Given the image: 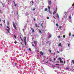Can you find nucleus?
<instances>
[{"instance_id": "nucleus-1", "label": "nucleus", "mask_w": 74, "mask_h": 74, "mask_svg": "<svg viewBox=\"0 0 74 74\" xmlns=\"http://www.w3.org/2000/svg\"><path fill=\"white\" fill-rule=\"evenodd\" d=\"M17 25V23H15L14 22H13V27L16 30H17V27H16V25Z\"/></svg>"}, {"instance_id": "nucleus-2", "label": "nucleus", "mask_w": 74, "mask_h": 74, "mask_svg": "<svg viewBox=\"0 0 74 74\" xmlns=\"http://www.w3.org/2000/svg\"><path fill=\"white\" fill-rule=\"evenodd\" d=\"M6 27H7V28L8 29H7V32H8L9 33H10V27H8V26H7Z\"/></svg>"}, {"instance_id": "nucleus-3", "label": "nucleus", "mask_w": 74, "mask_h": 74, "mask_svg": "<svg viewBox=\"0 0 74 74\" xmlns=\"http://www.w3.org/2000/svg\"><path fill=\"white\" fill-rule=\"evenodd\" d=\"M59 59L60 60V63H63V61L62 60V58H60Z\"/></svg>"}, {"instance_id": "nucleus-4", "label": "nucleus", "mask_w": 74, "mask_h": 74, "mask_svg": "<svg viewBox=\"0 0 74 74\" xmlns=\"http://www.w3.org/2000/svg\"><path fill=\"white\" fill-rule=\"evenodd\" d=\"M48 3L49 4V5H51V4H52V2L51 1H48Z\"/></svg>"}, {"instance_id": "nucleus-5", "label": "nucleus", "mask_w": 74, "mask_h": 74, "mask_svg": "<svg viewBox=\"0 0 74 74\" xmlns=\"http://www.w3.org/2000/svg\"><path fill=\"white\" fill-rule=\"evenodd\" d=\"M30 29H31V30H32V32L33 33L34 32V29L33 28H32V27H30Z\"/></svg>"}, {"instance_id": "nucleus-6", "label": "nucleus", "mask_w": 74, "mask_h": 74, "mask_svg": "<svg viewBox=\"0 0 74 74\" xmlns=\"http://www.w3.org/2000/svg\"><path fill=\"white\" fill-rule=\"evenodd\" d=\"M13 3H14V6L15 7H16V5H17L15 3V2L14 1Z\"/></svg>"}, {"instance_id": "nucleus-7", "label": "nucleus", "mask_w": 74, "mask_h": 74, "mask_svg": "<svg viewBox=\"0 0 74 74\" xmlns=\"http://www.w3.org/2000/svg\"><path fill=\"white\" fill-rule=\"evenodd\" d=\"M56 16L58 18H59V14H56Z\"/></svg>"}, {"instance_id": "nucleus-8", "label": "nucleus", "mask_w": 74, "mask_h": 74, "mask_svg": "<svg viewBox=\"0 0 74 74\" xmlns=\"http://www.w3.org/2000/svg\"><path fill=\"white\" fill-rule=\"evenodd\" d=\"M40 53L41 54V55H44V53L42 52V51L40 52Z\"/></svg>"}, {"instance_id": "nucleus-9", "label": "nucleus", "mask_w": 74, "mask_h": 74, "mask_svg": "<svg viewBox=\"0 0 74 74\" xmlns=\"http://www.w3.org/2000/svg\"><path fill=\"white\" fill-rule=\"evenodd\" d=\"M26 36H25L24 37V42H26Z\"/></svg>"}, {"instance_id": "nucleus-10", "label": "nucleus", "mask_w": 74, "mask_h": 74, "mask_svg": "<svg viewBox=\"0 0 74 74\" xmlns=\"http://www.w3.org/2000/svg\"><path fill=\"white\" fill-rule=\"evenodd\" d=\"M60 36H58V38H59V39L60 38Z\"/></svg>"}, {"instance_id": "nucleus-11", "label": "nucleus", "mask_w": 74, "mask_h": 74, "mask_svg": "<svg viewBox=\"0 0 74 74\" xmlns=\"http://www.w3.org/2000/svg\"><path fill=\"white\" fill-rule=\"evenodd\" d=\"M58 46L59 47H60V46H61V43H60L58 44Z\"/></svg>"}, {"instance_id": "nucleus-12", "label": "nucleus", "mask_w": 74, "mask_h": 74, "mask_svg": "<svg viewBox=\"0 0 74 74\" xmlns=\"http://www.w3.org/2000/svg\"><path fill=\"white\" fill-rule=\"evenodd\" d=\"M49 52H50V53H52V51L49 50H48Z\"/></svg>"}, {"instance_id": "nucleus-13", "label": "nucleus", "mask_w": 74, "mask_h": 74, "mask_svg": "<svg viewBox=\"0 0 74 74\" xmlns=\"http://www.w3.org/2000/svg\"><path fill=\"white\" fill-rule=\"evenodd\" d=\"M72 64H74V60H72Z\"/></svg>"}, {"instance_id": "nucleus-14", "label": "nucleus", "mask_w": 74, "mask_h": 74, "mask_svg": "<svg viewBox=\"0 0 74 74\" xmlns=\"http://www.w3.org/2000/svg\"><path fill=\"white\" fill-rule=\"evenodd\" d=\"M45 11H47V8H46L45 9Z\"/></svg>"}, {"instance_id": "nucleus-15", "label": "nucleus", "mask_w": 74, "mask_h": 74, "mask_svg": "<svg viewBox=\"0 0 74 74\" xmlns=\"http://www.w3.org/2000/svg\"><path fill=\"white\" fill-rule=\"evenodd\" d=\"M14 37L16 39V36L15 35H14Z\"/></svg>"}, {"instance_id": "nucleus-16", "label": "nucleus", "mask_w": 74, "mask_h": 74, "mask_svg": "<svg viewBox=\"0 0 74 74\" xmlns=\"http://www.w3.org/2000/svg\"><path fill=\"white\" fill-rule=\"evenodd\" d=\"M34 48L35 49H37V47L36 45H35V47Z\"/></svg>"}, {"instance_id": "nucleus-17", "label": "nucleus", "mask_w": 74, "mask_h": 74, "mask_svg": "<svg viewBox=\"0 0 74 74\" xmlns=\"http://www.w3.org/2000/svg\"><path fill=\"white\" fill-rule=\"evenodd\" d=\"M35 26L36 27H37V23H35Z\"/></svg>"}, {"instance_id": "nucleus-18", "label": "nucleus", "mask_w": 74, "mask_h": 74, "mask_svg": "<svg viewBox=\"0 0 74 74\" xmlns=\"http://www.w3.org/2000/svg\"><path fill=\"white\" fill-rule=\"evenodd\" d=\"M63 38H65V37H66V36H65V35H64L63 36Z\"/></svg>"}, {"instance_id": "nucleus-19", "label": "nucleus", "mask_w": 74, "mask_h": 74, "mask_svg": "<svg viewBox=\"0 0 74 74\" xmlns=\"http://www.w3.org/2000/svg\"><path fill=\"white\" fill-rule=\"evenodd\" d=\"M55 10L56 11L58 10V8H57V7L56 8Z\"/></svg>"}, {"instance_id": "nucleus-20", "label": "nucleus", "mask_w": 74, "mask_h": 74, "mask_svg": "<svg viewBox=\"0 0 74 74\" xmlns=\"http://www.w3.org/2000/svg\"><path fill=\"white\" fill-rule=\"evenodd\" d=\"M71 36V32H70L69 34V36Z\"/></svg>"}, {"instance_id": "nucleus-21", "label": "nucleus", "mask_w": 74, "mask_h": 74, "mask_svg": "<svg viewBox=\"0 0 74 74\" xmlns=\"http://www.w3.org/2000/svg\"><path fill=\"white\" fill-rule=\"evenodd\" d=\"M49 41H47V42H46L47 44H48V43H49Z\"/></svg>"}, {"instance_id": "nucleus-22", "label": "nucleus", "mask_w": 74, "mask_h": 74, "mask_svg": "<svg viewBox=\"0 0 74 74\" xmlns=\"http://www.w3.org/2000/svg\"><path fill=\"white\" fill-rule=\"evenodd\" d=\"M51 35H50L49 36V38H51Z\"/></svg>"}, {"instance_id": "nucleus-23", "label": "nucleus", "mask_w": 74, "mask_h": 74, "mask_svg": "<svg viewBox=\"0 0 74 74\" xmlns=\"http://www.w3.org/2000/svg\"><path fill=\"white\" fill-rule=\"evenodd\" d=\"M56 26H57V27H58V23H56Z\"/></svg>"}, {"instance_id": "nucleus-24", "label": "nucleus", "mask_w": 74, "mask_h": 74, "mask_svg": "<svg viewBox=\"0 0 74 74\" xmlns=\"http://www.w3.org/2000/svg\"><path fill=\"white\" fill-rule=\"evenodd\" d=\"M69 45H70V44H69V43L68 44V47H69Z\"/></svg>"}, {"instance_id": "nucleus-25", "label": "nucleus", "mask_w": 74, "mask_h": 74, "mask_svg": "<svg viewBox=\"0 0 74 74\" xmlns=\"http://www.w3.org/2000/svg\"><path fill=\"white\" fill-rule=\"evenodd\" d=\"M47 19H49V17H47Z\"/></svg>"}, {"instance_id": "nucleus-26", "label": "nucleus", "mask_w": 74, "mask_h": 74, "mask_svg": "<svg viewBox=\"0 0 74 74\" xmlns=\"http://www.w3.org/2000/svg\"><path fill=\"white\" fill-rule=\"evenodd\" d=\"M48 8H49V9H50V7L49 5L48 6Z\"/></svg>"}, {"instance_id": "nucleus-27", "label": "nucleus", "mask_w": 74, "mask_h": 74, "mask_svg": "<svg viewBox=\"0 0 74 74\" xmlns=\"http://www.w3.org/2000/svg\"><path fill=\"white\" fill-rule=\"evenodd\" d=\"M59 29H61L62 28V26L59 27Z\"/></svg>"}, {"instance_id": "nucleus-28", "label": "nucleus", "mask_w": 74, "mask_h": 74, "mask_svg": "<svg viewBox=\"0 0 74 74\" xmlns=\"http://www.w3.org/2000/svg\"><path fill=\"white\" fill-rule=\"evenodd\" d=\"M53 15H55V11L53 12Z\"/></svg>"}, {"instance_id": "nucleus-29", "label": "nucleus", "mask_w": 74, "mask_h": 74, "mask_svg": "<svg viewBox=\"0 0 74 74\" xmlns=\"http://www.w3.org/2000/svg\"><path fill=\"white\" fill-rule=\"evenodd\" d=\"M25 42V45H26V44H27V43L26 42V41Z\"/></svg>"}, {"instance_id": "nucleus-30", "label": "nucleus", "mask_w": 74, "mask_h": 74, "mask_svg": "<svg viewBox=\"0 0 74 74\" xmlns=\"http://www.w3.org/2000/svg\"><path fill=\"white\" fill-rule=\"evenodd\" d=\"M14 43H15V44H16V43H17V42L16 41H15L14 42Z\"/></svg>"}, {"instance_id": "nucleus-31", "label": "nucleus", "mask_w": 74, "mask_h": 74, "mask_svg": "<svg viewBox=\"0 0 74 74\" xmlns=\"http://www.w3.org/2000/svg\"><path fill=\"white\" fill-rule=\"evenodd\" d=\"M15 66H16V63H15Z\"/></svg>"}, {"instance_id": "nucleus-32", "label": "nucleus", "mask_w": 74, "mask_h": 74, "mask_svg": "<svg viewBox=\"0 0 74 74\" xmlns=\"http://www.w3.org/2000/svg\"><path fill=\"white\" fill-rule=\"evenodd\" d=\"M29 51H31V49H29Z\"/></svg>"}, {"instance_id": "nucleus-33", "label": "nucleus", "mask_w": 74, "mask_h": 74, "mask_svg": "<svg viewBox=\"0 0 74 74\" xmlns=\"http://www.w3.org/2000/svg\"><path fill=\"white\" fill-rule=\"evenodd\" d=\"M69 18H70V19H71V16H70V17H69Z\"/></svg>"}, {"instance_id": "nucleus-34", "label": "nucleus", "mask_w": 74, "mask_h": 74, "mask_svg": "<svg viewBox=\"0 0 74 74\" xmlns=\"http://www.w3.org/2000/svg\"><path fill=\"white\" fill-rule=\"evenodd\" d=\"M56 11H57V10H55V12L56 14Z\"/></svg>"}, {"instance_id": "nucleus-35", "label": "nucleus", "mask_w": 74, "mask_h": 74, "mask_svg": "<svg viewBox=\"0 0 74 74\" xmlns=\"http://www.w3.org/2000/svg\"><path fill=\"white\" fill-rule=\"evenodd\" d=\"M53 17H54V18H55V19H56V17H55L54 16Z\"/></svg>"}, {"instance_id": "nucleus-36", "label": "nucleus", "mask_w": 74, "mask_h": 74, "mask_svg": "<svg viewBox=\"0 0 74 74\" xmlns=\"http://www.w3.org/2000/svg\"><path fill=\"white\" fill-rule=\"evenodd\" d=\"M32 3H33V4H34V2H33V1H32Z\"/></svg>"}, {"instance_id": "nucleus-37", "label": "nucleus", "mask_w": 74, "mask_h": 74, "mask_svg": "<svg viewBox=\"0 0 74 74\" xmlns=\"http://www.w3.org/2000/svg\"><path fill=\"white\" fill-rule=\"evenodd\" d=\"M53 60H54V61H55V58H54Z\"/></svg>"}, {"instance_id": "nucleus-38", "label": "nucleus", "mask_w": 74, "mask_h": 74, "mask_svg": "<svg viewBox=\"0 0 74 74\" xmlns=\"http://www.w3.org/2000/svg\"><path fill=\"white\" fill-rule=\"evenodd\" d=\"M20 38H21V39L22 41H23V40L22 39V38H21V37H20Z\"/></svg>"}, {"instance_id": "nucleus-39", "label": "nucleus", "mask_w": 74, "mask_h": 74, "mask_svg": "<svg viewBox=\"0 0 74 74\" xmlns=\"http://www.w3.org/2000/svg\"><path fill=\"white\" fill-rule=\"evenodd\" d=\"M64 14H67V12H64Z\"/></svg>"}, {"instance_id": "nucleus-40", "label": "nucleus", "mask_w": 74, "mask_h": 74, "mask_svg": "<svg viewBox=\"0 0 74 74\" xmlns=\"http://www.w3.org/2000/svg\"><path fill=\"white\" fill-rule=\"evenodd\" d=\"M0 25L1 26H2V24H0Z\"/></svg>"}, {"instance_id": "nucleus-41", "label": "nucleus", "mask_w": 74, "mask_h": 74, "mask_svg": "<svg viewBox=\"0 0 74 74\" xmlns=\"http://www.w3.org/2000/svg\"><path fill=\"white\" fill-rule=\"evenodd\" d=\"M23 32H24V29H23Z\"/></svg>"}, {"instance_id": "nucleus-42", "label": "nucleus", "mask_w": 74, "mask_h": 74, "mask_svg": "<svg viewBox=\"0 0 74 74\" xmlns=\"http://www.w3.org/2000/svg\"><path fill=\"white\" fill-rule=\"evenodd\" d=\"M32 46H33V47H34V45H32Z\"/></svg>"}, {"instance_id": "nucleus-43", "label": "nucleus", "mask_w": 74, "mask_h": 74, "mask_svg": "<svg viewBox=\"0 0 74 74\" xmlns=\"http://www.w3.org/2000/svg\"><path fill=\"white\" fill-rule=\"evenodd\" d=\"M57 52H58V53H59V51H57Z\"/></svg>"}, {"instance_id": "nucleus-44", "label": "nucleus", "mask_w": 74, "mask_h": 74, "mask_svg": "<svg viewBox=\"0 0 74 74\" xmlns=\"http://www.w3.org/2000/svg\"><path fill=\"white\" fill-rule=\"evenodd\" d=\"M1 10H0V13H1Z\"/></svg>"}, {"instance_id": "nucleus-45", "label": "nucleus", "mask_w": 74, "mask_h": 74, "mask_svg": "<svg viewBox=\"0 0 74 74\" xmlns=\"http://www.w3.org/2000/svg\"><path fill=\"white\" fill-rule=\"evenodd\" d=\"M3 22L4 23H5V20L3 21Z\"/></svg>"}, {"instance_id": "nucleus-46", "label": "nucleus", "mask_w": 74, "mask_h": 74, "mask_svg": "<svg viewBox=\"0 0 74 74\" xmlns=\"http://www.w3.org/2000/svg\"><path fill=\"white\" fill-rule=\"evenodd\" d=\"M34 10H35V9H33V11H34Z\"/></svg>"}, {"instance_id": "nucleus-47", "label": "nucleus", "mask_w": 74, "mask_h": 74, "mask_svg": "<svg viewBox=\"0 0 74 74\" xmlns=\"http://www.w3.org/2000/svg\"><path fill=\"white\" fill-rule=\"evenodd\" d=\"M34 21H36V19L34 18Z\"/></svg>"}, {"instance_id": "nucleus-48", "label": "nucleus", "mask_w": 74, "mask_h": 74, "mask_svg": "<svg viewBox=\"0 0 74 74\" xmlns=\"http://www.w3.org/2000/svg\"><path fill=\"white\" fill-rule=\"evenodd\" d=\"M40 33H41V31H40Z\"/></svg>"}, {"instance_id": "nucleus-49", "label": "nucleus", "mask_w": 74, "mask_h": 74, "mask_svg": "<svg viewBox=\"0 0 74 74\" xmlns=\"http://www.w3.org/2000/svg\"><path fill=\"white\" fill-rule=\"evenodd\" d=\"M66 69H69V68H66Z\"/></svg>"}, {"instance_id": "nucleus-50", "label": "nucleus", "mask_w": 74, "mask_h": 74, "mask_svg": "<svg viewBox=\"0 0 74 74\" xmlns=\"http://www.w3.org/2000/svg\"><path fill=\"white\" fill-rule=\"evenodd\" d=\"M52 67H55V66H53V65H52Z\"/></svg>"}, {"instance_id": "nucleus-51", "label": "nucleus", "mask_w": 74, "mask_h": 74, "mask_svg": "<svg viewBox=\"0 0 74 74\" xmlns=\"http://www.w3.org/2000/svg\"><path fill=\"white\" fill-rule=\"evenodd\" d=\"M64 63H65V61H64Z\"/></svg>"}, {"instance_id": "nucleus-52", "label": "nucleus", "mask_w": 74, "mask_h": 74, "mask_svg": "<svg viewBox=\"0 0 74 74\" xmlns=\"http://www.w3.org/2000/svg\"><path fill=\"white\" fill-rule=\"evenodd\" d=\"M1 18H0V22L1 21Z\"/></svg>"}, {"instance_id": "nucleus-53", "label": "nucleus", "mask_w": 74, "mask_h": 74, "mask_svg": "<svg viewBox=\"0 0 74 74\" xmlns=\"http://www.w3.org/2000/svg\"><path fill=\"white\" fill-rule=\"evenodd\" d=\"M37 52H40V51H37Z\"/></svg>"}, {"instance_id": "nucleus-54", "label": "nucleus", "mask_w": 74, "mask_h": 74, "mask_svg": "<svg viewBox=\"0 0 74 74\" xmlns=\"http://www.w3.org/2000/svg\"><path fill=\"white\" fill-rule=\"evenodd\" d=\"M46 63H48V62H46Z\"/></svg>"}, {"instance_id": "nucleus-55", "label": "nucleus", "mask_w": 74, "mask_h": 74, "mask_svg": "<svg viewBox=\"0 0 74 74\" xmlns=\"http://www.w3.org/2000/svg\"><path fill=\"white\" fill-rule=\"evenodd\" d=\"M17 15L18 14V12H17Z\"/></svg>"}, {"instance_id": "nucleus-56", "label": "nucleus", "mask_w": 74, "mask_h": 74, "mask_svg": "<svg viewBox=\"0 0 74 74\" xmlns=\"http://www.w3.org/2000/svg\"><path fill=\"white\" fill-rule=\"evenodd\" d=\"M21 44L22 45H23V44H22V43H21Z\"/></svg>"}, {"instance_id": "nucleus-57", "label": "nucleus", "mask_w": 74, "mask_h": 74, "mask_svg": "<svg viewBox=\"0 0 74 74\" xmlns=\"http://www.w3.org/2000/svg\"><path fill=\"white\" fill-rule=\"evenodd\" d=\"M56 64V65H58V64Z\"/></svg>"}, {"instance_id": "nucleus-58", "label": "nucleus", "mask_w": 74, "mask_h": 74, "mask_svg": "<svg viewBox=\"0 0 74 74\" xmlns=\"http://www.w3.org/2000/svg\"><path fill=\"white\" fill-rule=\"evenodd\" d=\"M50 61H52V60H50Z\"/></svg>"}, {"instance_id": "nucleus-59", "label": "nucleus", "mask_w": 74, "mask_h": 74, "mask_svg": "<svg viewBox=\"0 0 74 74\" xmlns=\"http://www.w3.org/2000/svg\"><path fill=\"white\" fill-rule=\"evenodd\" d=\"M49 12L51 14V13L50 12V11H49Z\"/></svg>"}, {"instance_id": "nucleus-60", "label": "nucleus", "mask_w": 74, "mask_h": 74, "mask_svg": "<svg viewBox=\"0 0 74 74\" xmlns=\"http://www.w3.org/2000/svg\"><path fill=\"white\" fill-rule=\"evenodd\" d=\"M74 35H73V37H74Z\"/></svg>"}, {"instance_id": "nucleus-61", "label": "nucleus", "mask_w": 74, "mask_h": 74, "mask_svg": "<svg viewBox=\"0 0 74 74\" xmlns=\"http://www.w3.org/2000/svg\"><path fill=\"white\" fill-rule=\"evenodd\" d=\"M58 61H57V63H58Z\"/></svg>"}, {"instance_id": "nucleus-62", "label": "nucleus", "mask_w": 74, "mask_h": 74, "mask_svg": "<svg viewBox=\"0 0 74 74\" xmlns=\"http://www.w3.org/2000/svg\"><path fill=\"white\" fill-rule=\"evenodd\" d=\"M41 26H42V25H41Z\"/></svg>"}, {"instance_id": "nucleus-63", "label": "nucleus", "mask_w": 74, "mask_h": 74, "mask_svg": "<svg viewBox=\"0 0 74 74\" xmlns=\"http://www.w3.org/2000/svg\"><path fill=\"white\" fill-rule=\"evenodd\" d=\"M35 44H36V43H35V42H34Z\"/></svg>"}, {"instance_id": "nucleus-64", "label": "nucleus", "mask_w": 74, "mask_h": 74, "mask_svg": "<svg viewBox=\"0 0 74 74\" xmlns=\"http://www.w3.org/2000/svg\"><path fill=\"white\" fill-rule=\"evenodd\" d=\"M38 27H39L38 26Z\"/></svg>"}]
</instances>
